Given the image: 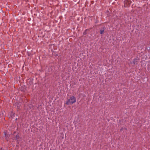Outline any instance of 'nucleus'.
I'll list each match as a JSON object with an SVG mask.
<instances>
[{
    "mask_svg": "<svg viewBox=\"0 0 150 150\" xmlns=\"http://www.w3.org/2000/svg\"><path fill=\"white\" fill-rule=\"evenodd\" d=\"M76 101V99L74 96H70L69 99L67 101L66 104L68 105H71Z\"/></svg>",
    "mask_w": 150,
    "mask_h": 150,
    "instance_id": "f257e3e1",
    "label": "nucleus"
},
{
    "mask_svg": "<svg viewBox=\"0 0 150 150\" xmlns=\"http://www.w3.org/2000/svg\"><path fill=\"white\" fill-rule=\"evenodd\" d=\"M131 4L130 0H125L124 1V6L125 7L129 6Z\"/></svg>",
    "mask_w": 150,
    "mask_h": 150,
    "instance_id": "f03ea898",
    "label": "nucleus"
},
{
    "mask_svg": "<svg viewBox=\"0 0 150 150\" xmlns=\"http://www.w3.org/2000/svg\"><path fill=\"white\" fill-rule=\"evenodd\" d=\"M138 61V59L137 58L134 59L133 60L132 62H131V64H133L134 65L135 64H137V62Z\"/></svg>",
    "mask_w": 150,
    "mask_h": 150,
    "instance_id": "7ed1b4c3",
    "label": "nucleus"
},
{
    "mask_svg": "<svg viewBox=\"0 0 150 150\" xmlns=\"http://www.w3.org/2000/svg\"><path fill=\"white\" fill-rule=\"evenodd\" d=\"M105 28H101L100 30V33L101 34H103L104 33V31L105 30Z\"/></svg>",
    "mask_w": 150,
    "mask_h": 150,
    "instance_id": "20e7f679",
    "label": "nucleus"
},
{
    "mask_svg": "<svg viewBox=\"0 0 150 150\" xmlns=\"http://www.w3.org/2000/svg\"><path fill=\"white\" fill-rule=\"evenodd\" d=\"M126 130V129L125 128H122L121 129H120V131L122 132V130Z\"/></svg>",
    "mask_w": 150,
    "mask_h": 150,
    "instance_id": "39448f33",
    "label": "nucleus"
},
{
    "mask_svg": "<svg viewBox=\"0 0 150 150\" xmlns=\"http://www.w3.org/2000/svg\"><path fill=\"white\" fill-rule=\"evenodd\" d=\"M5 136H6V134H5Z\"/></svg>",
    "mask_w": 150,
    "mask_h": 150,
    "instance_id": "423d86ee",
    "label": "nucleus"
}]
</instances>
